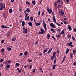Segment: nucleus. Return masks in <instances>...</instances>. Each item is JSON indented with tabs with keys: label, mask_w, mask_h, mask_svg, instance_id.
I'll list each match as a JSON object with an SVG mask.
<instances>
[{
	"label": "nucleus",
	"mask_w": 76,
	"mask_h": 76,
	"mask_svg": "<svg viewBox=\"0 0 76 76\" xmlns=\"http://www.w3.org/2000/svg\"><path fill=\"white\" fill-rule=\"evenodd\" d=\"M37 44H38V42H36L35 43V45H37Z\"/></svg>",
	"instance_id": "nucleus-60"
},
{
	"label": "nucleus",
	"mask_w": 76,
	"mask_h": 76,
	"mask_svg": "<svg viewBox=\"0 0 76 76\" xmlns=\"http://www.w3.org/2000/svg\"><path fill=\"white\" fill-rule=\"evenodd\" d=\"M26 12H27L26 11V10L24 11V13H25V14H26V13H26Z\"/></svg>",
	"instance_id": "nucleus-61"
},
{
	"label": "nucleus",
	"mask_w": 76,
	"mask_h": 76,
	"mask_svg": "<svg viewBox=\"0 0 76 76\" xmlns=\"http://www.w3.org/2000/svg\"><path fill=\"white\" fill-rule=\"evenodd\" d=\"M52 74L51 73H50V76H52Z\"/></svg>",
	"instance_id": "nucleus-59"
},
{
	"label": "nucleus",
	"mask_w": 76,
	"mask_h": 76,
	"mask_svg": "<svg viewBox=\"0 0 76 76\" xmlns=\"http://www.w3.org/2000/svg\"><path fill=\"white\" fill-rule=\"evenodd\" d=\"M72 65H74V66H76V61L74 62V63H73Z\"/></svg>",
	"instance_id": "nucleus-38"
},
{
	"label": "nucleus",
	"mask_w": 76,
	"mask_h": 76,
	"mask_svg": "<svg viewBox=\"0 0 76 76\" xmlns=\"http://www.w3.org/2000/svg\"><path fill=\"white\" fill-rule=\"evenodd\" d=\"M45 13V11H43L42 12V16H43L44 15V13Z\"/></svg>",
	"instance_id": "nucleus-45"
},
{
	"label": "nucleus",
	"mask_w": 76,
	"mask_h": 76,
	"mask_svg": "<svg viewBox=\"0 0 76 76\" xmlns=\"http://www.w3.org/2000/svg\"><path fill=\"white\" fill-rule=\"evenodd\" d=\"M26 11L27 13H29V12H30V9H29L28 8H27L26 10Z\"/></svg>",
	"instance_id": "nucleus-26"
},
{
	"label": "nucleus",
	"mask_w": 76,
	"mask_h": 76,
	"mask_svg": "<svg viewBox=\"0 0 76 76\" xmlns=\"http://www.w3.org/2000/svg\"><path fill=\"white\" fill-rule=\"evenodd\" d=\"M39 70L41 71V72H43V71H42V68H39Z\"/></svg>",
	"instance_id": "nucleus-37"
},
{
	"label": "nucleus",
	"mask_w": 76,
	"mask_h": 76,
	"mask_svg": "<svg viewBox=\"0 0 76 76\" xmlns=\"http://www.w3.org/2000/svg\"><path fill=\"white\" fill-rule=\"evenodd\" d=\"M72 42H70L67 43V45H68L69 47H73V46L72 45Z\"/></svg>",
	"instance_id": "nucleus-7"
},
{
	"label": "nucleus",
	"mask_w": 76,
	"mask_h": 76,
	"mask_svg": "<svg viewBox=\"0 0 76 76\" xmlns=\"http://www.w3.org/2000/svg\"><path fill=\"white\" fill-rule=\"evenodd\" d=\"M28 13H26V14H25V19H26V18H27V16H28Z\"/></svg>",
	"instance_id": "nucleus-31"
},
{
	"label": "nucleus",
	"mask_w": 76,
	"mask_h": 76,
	"mask_svg": "<svg viewBox=\"0 0 76 76\" xmlns=\"http://www.w3.org/2000/svg\"><path fill=\"white\" fill-rule=\"evenodd\" d=\"M58 4L57 3V2L56 1L55 2L54 4V5H55V7H57V5Z\"/></svg>",
	"instance_id": "nucleus-39"
},
{
	"label": "nucleus",
	"mask_w": 76,
	"mask_h": 76,
	"mask_svg": "<svg viewBox=\"0 0 76 76\" xmlns=\"http://www.w3.org/2000/svg\"><path fill=\"white\" fill-rule=\"evenodd\" d=\"M4 42V40H2L1 41V43L3 44Z\"/></svg>",
	"instance_id": "nucleus-46"
},
{
	"label": "nucleus",
	"mask_w": 76,
	"mask_h": 76,
	"mask_svg": "<svg viewBox=\"0 0 76 76\" xmlns=\"http://www.w3.org/2000/svg\"><path fill=\"white\" fill-rule=\"evenodd\" d=\"M60 53V51L59 50H57V53H58V54H59V53Z\"/></svg>",
	"instance_id": "nucleus-52"
},
{
	"label": "nucleus",
	"mask_w": 76,
	"mask_h": 76,
	"mask_svg": "<svg viewBox=\"0 0 76 76\" xmlns=\"http://www.w3.org/2000/svg\"><path fill=\"white\" fill-rule=\"evenodd\" d=\"M23 55H24V56H27L28 55V52L25 51V52H24V53H23Z\"/></svg>",
	"instance_id": "nucleus-16"
},
{
	"label": "nucleus",
	"mask_w": 76,
	"mask_h": 76,
	"mask_svg": "<svg viewBox=\"0 0 76 76\" xmlns=\"http://www.w3.org/2000/svg\"><path fill=\"white\" fill-rule=\"evenodd\" d=\"M41 25V23H35V25H36V26H40Z\"/></svg>",
	"instance_id": "nucleus-12"
},
{
	"label": "nucleus",
	"mask_w": 76,
	"mask_h": 76,
	"mask_svg": "<svg viewBox=\"0 0 76 76\" xmlns=\"http://www.w3.org/2000/svg\"><path fill=\"white\" fill-rule=\"evenodd\" d=\"M62 5H61L59 4L58 6V8H60L61 7Z\"/></svg>",
	"instance_id": "nucleus-32"
},
{
	"label": "nucleus",
	"mask_w": 76,
	"mask_h": 76,
	"mask_svg": "<svg viewBox=\"0 0 76 76\" xmlns=\"http://www.w3.org/2000/svg\"><path fill=\"white\" fill-rule=\"evenodd\" d=\"M3 61V59L1 58V60H0V62H1Z\"/></svg>",
	"instance_id": "nucleus-53"
},
{
	"label": "nucleus",
	"mask_w": 76,
	"mask_h": 76,
	"mask_svg": "<svg viewBox=\"0 0 76 76\" xmlns=\"http://www.w3.org/2000/svg\"><path fill=\"white\" fill-rule=\"evenodd\" d=\"M20 56H23V53H20Z\"/></svg>",
	"instance_id": "nucleus-58"
},
{
	"label": "nucleus",
	"mask_w": 76,
	"mask_h": 76,
	"mask_svg": "<svg viewBox=\"0 0 76 76\" xmlns=\"http://www.w3.org/2000/svg\"><path fill=\"white\" fill-rule=\"evenodd\" d=\"M1 27L2 28H9V27H8L6 26H4V25H1Z\"/></svg>",
	"instance_id": "nucleus-10"
},
{
	"label": "nucleus",
	"mask_w": 76,
	"mask_h": 76,
	"mask_svg": "<svg viewBox=\"0 0 76 76\" xmlns=\"http://www.w3.org/2000/svg\"><path fill=\"white\" fill-rule=\"evenodd\" d=\"M63 23H64V24L65 25H67L68 24V23L64 21V22H63Z\"/></svg>",
	"instance_id": "nucleus-50"
},
{
	"label": "nucleus",
	"mask_w": 76,
	"mask_h": 76,
	"mask_svg": "<svg viewBox=\"0 0 76 76\" xmlns=\"http://www.w3.org/2000/svg\"><path fill=\"white\" fill-rule=\"evenodd\" d=\"M36 70V69H34L33 70L32 72H34V73H35V72H35Z\"/></svg>",
	"instance_id": "nucleus-48"
},
{
	"label": "nucleus",
	"mask_w": 76,
	"mask_h": 76,
	"mask_svg": "<svg viewBox=\"0 0 76 76\" xmlns=\"http://www.w3.org/2000/svg\"><path fill=\"white\" fill-rule=\"evenodd\" d=\"M15 1V0H11V2L13 3Z\"/></svg>",
	"instance_id": "nucleus-55"
},
{
	"label": "nucleus",
	"mask_w": 76,
	"mask_h": 76,
	"mask_svg": "<svg viewBox=\"0 0 76 76\" xmlns=\"http://www.w3.org/2000/svg\"><path fill=\"white\" fill-rule=\"evenodd\" d=\"M23 68H24L25 69H27V65H26L25 66H23Z\"/></svg>",
	"instance_id": "nucleus-47"
},
{
	"label": "nucleus",
	"mask_w": 76,
	"mask_h": 76,
	"mask_svg": "<svg viewBox=\"0 0 76 76\" xmlns=\"http://www.w3.org/2000/svg\"><path fill=\"white\" fill-rule=\"evenodd\" d=\"M74 32H76V28H74Z\"/></svg>",
	"instance_id": "nucleus-62"
},
{
	"label": "nucleus",
	"mask_w": 76,
	"mask_h": 76,
	"mask_svg": "<svg viewBox=\"0 0 76 76\" xmlns=\"http://www.w3.org/2000/svg\"><path fill=\"white\" fill-rule=\"evenodd\" d=\"M50 38V34H48V39H49Z\"/></svg>",
	"instance_id": "nucleus-44"
},
{
	"label": "nucleus",
	"mask_w": 76,
	"mask_h": 76,
	"mask_svg": "<svg viewBox=\"0 0 76 76\" xmlns=\"http://www.w3.org/2000/svg\"><path fill=\"white\" fill-rule=\"evenodd\" d=\"M76 50H73V53L74 54H75V53H76Z\"/></svg>",
	"instance_id": "nucleus-41"
},
{
	"label": "nucleus",
	"mask_w": 76,
	"mask_h": 76,
	"mask_svg": "<svg viewBox=\"0 0 76 76\" xmlns=\"http://www.w3.org/2000/svg\"><path fill=\"white\" fill-rule=\"evenodd\" d=\"M11 62H12V61L10 60H8V61H7V63H11Z\"/></svg>",
	"instance_id": "nucleus-42"
},
{
	"label": "nucleus",
	"mask_w": 76,
	"mask_h": 76,
	"mask_svg": "<svg viewBox=\"0 0 76 76\" xmlns=\"http://www.w3.org/2000/svg\"><path fill=\"white\" fill-rule=\"evenodd\" d=\"M64 31H65V30L63 29L62 31H61V32L60 33L59 35H61L63 34L64 35H65V33L64 32Z\"/></svg>",
	"instance_id": "nucleus-9"
},
{
	"label": "nucleus",
	"mask_w": 76,
	"mask_h": 76,
	"mask_svg": "<svg viewBox=\"0 0 76 76\" xmlns=\"http://www.w3.org/2000/svg\"><path fill=\"white\" fill-rule=\"evenodd\" d=\"M71 38H72V40H74V39H75V38L74 37V36H71Z\"/></svg>",
	"instance_id": "nucleus-49"
},
{
	"label": "nucleus",
	"mask_w": 76,
	"mask_h": 76,
	"mask_svg": "<svg viewBox=\"0 0 76 76\" xmlns=\"http://www.w3.org/2000/svg\"><path fill=\"white\" fill-rule=\"evenodd\" d=\"M30 19H33V17H31L30 18Z\"/></svg>",
	"instance_id": "nucleus-64"
},
{
	"label": "nucleus",
	"mask_w": 76,
	"mask_h": 76,
	"mask_svg": "<svg viewBox=\"0 0 76 76\" xmlns=\"http://www.w3.org/2000/svg\"><path fill=\"white\" fill-rule=\"evenodd\" d=\"M4 51H5V49H1V53H3L4 52Z\"/></svg>",
	"instance_id": "nucleus-25"
},
{
	"label": "nucleus",
	"mask_w": 76,
	"mask_h": 76,
	"mask_svg": "<svg viewBox=\"0 0 76 76\" xmlns=\"http://www.w3.org/2000/svg\"><path fill=\"white\" fill-rule=\"evenodd\" d=\"M48 50L47 49H45V50H44V51L43 52V54H44V53H46L47 52V51H48Z\"/></svg>",
	"instance_id": "nucleus-23"
},
{
	"label": "nucleus",
	"mask_w": 76,
	"mask_h": 76,
	"mask_svg": "<svg viewBox=\"0 0 76 76\" xmlns=\"http://www.w3.org/2000/svg\"><path fill=\"white\" fill-rule=\"evenodd\" d=\"M67 37H68V38L69 39L71 38V35L68 34L67 36Z\"/></svg>",
	"instance_id": "nucleus-36"
},
{
	"label": "nucleus",
	"mask_w": 76,
	"mask_h": 76,
	"mask_svg": "<svg viewBox=\"0 0 76 76\" xmlns=\"http://www.w3.org/2000/svg\"><path fill=\"white\" fill-rule=\"evenodd\" d=\"M50 31H51L52 32H55V30H54V29L53 28H51V29L50 30Z\"/></svg>",
	"instance_id": "nucleus-40"
},
{
	"label": "nucleus",
	"mask_w": 76,
	"mask_h": 76,
	"mask_svg": "<svg viewBox=\"0 0 76 76\" xmlns=\"http://www.w3.org/2000/svg\"><path fill=\"white\" fill-rule=\"evenodd\" d=\"M23 31L26 34V33H27V32H28V29L23 27Z\"/></svg>",
	"instance_id": "nucleus-5"
},
{
	"label": "nucleus",
	"mask_w": 76,
	"mask_h": 76,
	"mask_svg": "<svg viewBox=\"0 0 76 76\" xmlns=\"http://www.w3.org/2000/svg\"><path fill=\"white\" fill-rule=\"evenodd\" d=\"M52 38H53V39L55 40V37H54V36H52Z\"/></svg>",
	"instance_id": "nucleus-51"
},
{
	"label": "nucleus",
	"mask_w": 76,
	"mask_h": 76,
	"mask_svg": "<svg viewBox=\"0 0 76 76\" xmlns=\"http://www.w3.org/2000/svg\"><path fill=\"white\" fill-rule=\"evenodd\" d=\"M10 65L7 64V68L9 69L10 68Z\"/></svg>",
	"instance_id": "nucleus-34"
},
{
	"label": "nucleus",
	"mask_w": 76,
	"mask_h": 76,
	"mask_svg": "<svg viewBox=\"0 0 76 76\" xmlns=\"http://www.w3.org/2000/svg\"><path fill=\"white\" fill-rule=\"evenodd\" d=\"M32 3L34 5H35L36 4L35 1H32Z\"/></svg>",
	"instance_id": "nucleus-30"
},
{
	"label": "nucleus",
	"mask_w": 76,
	"mask_h": 76,
	"mask_svg": "<svg viewBox=\"0 0 76 76\" xmlns=\"http://www.w3.org/2000/svg\"><path fill=\"white\" fill-rule=\"evenodd\" d=\"M28 67H30V69H31L32 68V65L31 64L29 66H28Z\"/></svg>",
	"instance_id": "nucleus-35"
},
{
	"label": "nucleus",
	"mask_w": 76,
	"mask_h": 76,
	"mask_svg": "<svg viewBox=\"0 0 76 76\" xmlns=\"http://www.w3.org/2000/svg\"><path fill=\"white\" fill-rule=\"evenodd\" d=\"M40 11H39L38 12V16H39L40 15Z\"/></svg>",
	"instance_id": "nucleus-57"
},
{
	"label": "nucleus",
	"mask_w": 76,
	"mask_h": 76,
	"mask_svg": "<svg viewBox=\"0 0 76 76\" xmlns=\"http://www.w3.org/2000/svg\"><path fill=\"white\" fill-rule=\"evenodd\" d=\"M56 54V52H54L53 53V56L51 57L50 58L51 59V60H53V58H55V60H54V63H56V61H57V58H56V56L55 55Z\"/></svg>",
	"instance_id": "nucleus-2"
},
{
	"label": "nucleus",
	"mask_w": 76,
	"mask_h": 76,
	"mask_svg": "<svg viewBox=\"0 0 76 76\" xmlns=\"http://www.w3.org/2000/svg\"><path fill=\"white\" fill-rule=\"evenodd\" d=\"M0 10H3V8H5V4L3 3H0Z\"/></svg>",
	"instance_id": "nucleus-3"
},
{
	"label": "nucleus",
	"mask_w": 76,
	"mask_h": 76,
	"mask_svg": "<svg viewBox=\"0 0 76 76\" xmlns=\"http://www.w3.org/2000/svg\"><path fill=\"white\" fill-rule=\"evenodd\" d=\"M25 22L24 21H23L22 23V24H21V25H22V26L23 27H24V25H25Z\"/></svg>",
	"instance_id": "nucleus-21"
},
{
	"label": "nucleus",
	"mask_w": 76,
	"mask_h": 76,
	"mask_svg": "<svg viewBox=\"0 0 76 76\" xmlns=\"http://www.w3.org/2000/svg\"><path fill=\"white\" fill-rule=\"evenodd\" d=\"M66 56H64V57H63V61H62V63H63L64 62V61L65 60V59H66Z\"/></svg>",
	"instance_id": "nucleus-17"
},
{
	"label": "nucleus",
	"mask_w": 76,
	"mask_h": 76,
	"mask_svg": "<svg viewBox=\"0 0 76 76\" xmlns=\"http://www.w3.org/2000/svg\"><path fill=\"white\" fill-rule=\"evenodd\" d=\"M20 66V64H19V63H16L15 64V66Z\"/></svg>",
	"instance_id": "nucleus-33"
},
{
	"label": "nucleus",
	"mask_w": 76,
	"mask_h": 76,
	"mask_svg": "<svg viewBox=\"0 0 76 76\" xmlns=\"http://www.w3.org/2000/svg\"><path fill=\"white\" fill-rule=\"evenodd\" d=\"M53 19H56L55 18L54 16H53Z\"/></svg>",
	"instance_id": "nucleus-63"
},
{
	"label": "nucleus",
	"mask_w": 76,
	"mask_h": 76,
	"mask_svg": "<svg viewBox=\"0 0 76 76\" xmlns=\"http://www.w3.org/2000/svg\"><path fill=\"white\" fill-rule=\"evenodd\" d=\"M70 51V49L68 48H67V49H66V54H67L68 53V52H69Z\"/></svg>",
	"instance_id": "nucleus-15"
},
{
	"label": "nucleus",
	"mask_w": 76,
	"mask_h": 76,
	"mask_svg": "<svg viewBox=\"0 0 76 76\" xmlns=\"http://www.w3.org/2000/svg\"><path fill=\"white\" fill-rule=\"evenodd\" d=\"M56 66V65L55 64H54V65H53V69H55V66Z\"/></svg>",
	"instance_id": "nucleus-28"
},
{
	"label": "nucleus",
	"mask_w": 76,
	"mask_h": 76,
	"mask_svg": "<svg viewBox=\"0 0 76 76\" xmlns=\"http://www.w3.org/2000/svg\"><path fill=\"white\" fill-rule=\"evenodd\" d=\"M50 26H51L53 28H56V26H55V25L52 23H50Z\"/></svg>",
	"instance_id": "nucleus-8"
},
{
	"label": "nucleus",
	"mask_w": 76,
	"mask_h": 76,
	"mask_svg": "<svg viewBox=\"0 0 76 76\" xmlns=\"http://www.w3.org/2000/svg\"><path fill=\"white\" fill-rule=\"evenodd\" d=\"M55 37H57L58 38L60 37V35H55Z\"/></svg>",
	"instance_id": "nucleus-43"
},
{
	"label": "nucleus",
	"mask_w": 76,
	"mask_h": 76,
	"mask_svg": "<svg viewBox=\"0 0 76 76\" xmlns=\"http://www.w3.org/2000/svg\"><path fill=\"white\" fill-rule=\"evenodd\" d=\"M59 13L61 14L60 15L61 16H63L64 15V13L63 11H59Z\"/></svg>",
	"instance_id": "nucleus-11"
},
{
	"label": "nucleus",
	"mask_w": 76,
	"mask_h": 76,
	"mask_svg": "<svg viewBox=\"0 0 76 76\" xmlns=\"http://www.w3.org/2000/svg\"><path fill=\"white\" fill-rule=\"evenodd\" d=\"M61 1V4H63L62 0H58L57 1V2L58 4H60V2Z\"/></svg>",
	"instance_id": "nucleus-13"
},
{
	"label": "nucleus",
	"mask_w": 76,
	"mask_h": 76,
	"mask_svg": "<svg viewBox=\"0 0 76 76\" xmlns=\"http://www.w3.org/2000/svg\"><path fill=\"white\" fill-rule=\"evenodd\" d=\"M17 70H18V73H20L21 72V69H20V70L19 68H17Z\"/></svg>",
	"instance_id": "nucleus-19"
},
{
	"label": "nucleus",
	"mask_w": 76,
	"mask_h": 76,
	"mask_svg": "<svg viewBox=\"0 0 76 76\" xmlns=\"http://www.w3.org/2000/svg\"><path fill=\"white\" fill-rule=\"evenodd\" d=\"M29 19V16H28L27 18H26L25 19Z\"/></svg>",
	"instance_id": "nucleus-54"
},
{
	"label": "nucleus",
	"mask_w": 76,
	"mask_h": 76,
	"mask_svg": "<svg viewBox=\"0 0 76 76\" xmlns=\"http://www.w3.org/2000/svg\"><path fill=\"white\" fill-rule=\"evenodd\" d=\"M13 12V10L12 9H10L9 10V12L10 13H12V12Z\"/></svg>",
	"instance_id": "nucleus-24"
},
{
	"label": "nucleus",
	"mask_w": 76,
	"mask_h": 76,
	"mask_svg": "<svg viewBox=\"0 0 76 76\" xmlns=\"http://www.w3.org/2000/svg\"><path fill=\"white\" fill-rule=\"evenodd\" d=\"M44 24H43V26H44V28H45V31L42 28H40V31H41L39 32V34H44L45 33V31L47 32V26H46V24L45 22H44Z\"/></svg>",
	"instance_id": "nucleus-1"
},
{
	"label": "nucleus",
	"mask_w": 76,
	"mask_h": 76,
	"mask_svg": "<svg viewBox=\"0 0 76 76\" xmlns=\"http://www.w3.org/2000/svg\"><path fill=\"white\" fill-rule=\"evenodd\" d=\"M7 51H10L12 50V48H10V47H8L7 48Z\"/></svg>",
	"instance_id": "nucleus-20"
},
{
	"label": "nucleus",
	"mask_w": 76,
	"mask_h": 76,
	"mask_svg": "<svg viewBox=\"0 0 76 76\" xmlns=\"http://www.w3.org/2000/svg\"><path fill=\"white\" fill-rule=\"evenodd\" d=\"M53 21H54L55 23V24H56V25H58V26H61V25H60V24L57 23V22H56V20L53 19Z\"/></svg>",
	"instance_id": "nucleus-6"
},
{
	"label": "nucleus",
	"mask_w": 76,
	"mask_h": 76,
	"mask_svg": "<svg viewBox=\"0 0 76 76\" xmlns=\"http://www.w3.org/2000/svg\"><path fill=\"white\" fill-rule=\"evenodd\" d=\"M67 3H69V0H65Z\"/></svg>",
	"instance_id": "nucleus-56"
},
{
	"label": "nucleus",
	"mask_w": 76,
	"mask_h": 76,
	"mask_svg": "<svg viewBox=\"0 0 76 76\" xmlns=\"http://www.w3.org/2000/svg\"><path fill=\"white\" fill-rule=\"evenodd\" d=\"M26 4L27 5H29L30 4V3L28 1H27L26 2Z\"/></svg>",
	"instance_id": "nucleus-27"
},
{
	"label": "nucleus",
	"mask_w": 76,
	"mask_h": 76,
	"mask_svg": "<svg viewBox=\"0 0 76 76\" xmlns=\"http://www.w3.org/2000/svg\"><path fill=\"white\" fill-rule=\"evenodd\" d=\"M53 48H52L50 49V50H49V51L48 52V54H50V53H51V52H52V49H53Z\"/></svg>",
	"instance_id": "nucleus-18"
},
{
	"label": "nucleus",
	"mask_w": 76,
	"mask_h": 76,
	"mask_svg": "<svg viewBox=\"0 0 76 76\" xmlns=\"http://www.w3.org/2000/svg\"><path fill=\"white\" fill-rule=\"evenodd\" d=\"M68 30H69V31H71V30L72 29L71 27V26L69 25L68 26Z\"/></svg>",
	"instance_id": "nucleus-14"
},
{
	"label": "nucleus",
	"mask_w": 76,
	"mask_h": 76,
	"mask_svg": "<svg viewBox=\"0 0 76 76\" xmlns=\"http://www.w3.org/2000/svg\"><path fill=\"white\" fill-rule=\"evenodd\" d=\"M16 37H15L12 38V42H14L16 40Z\"/></svg>",
	"instance_id": "nucleus-22"
},
{
	"label": "nucleus",
	"mask_w": 76,
	"mask_h": 76,
	"mask_svg": "<svg viewBox=\"0 0 76 76\" xmlns=\"http://www.w3.org/2000/svg\"><path fill=\"white\" fill-rule=\"evenodd\" d=\"M28 24L29 26H32V23L31 22H28Z\"/></svg>",
	"instance_id": "nucleus-29"
},
{
	"label": "nucleus",
	"mask_w": 76,
	"mask_h": 76,
	"mask_svg": "<svg viewBox=\"0 0 76 76\" xmlns=\"http://www.w3.org/2000/svg\"><path fill=\"white\" fill-rule=\"evenodd\" d=\"M47 10L50 14H51L52 13V10L51 8L50 9L49 8L47 7Z\"/></svg>",
	"instance_id": "nucleus-4"
}]
</instances>
